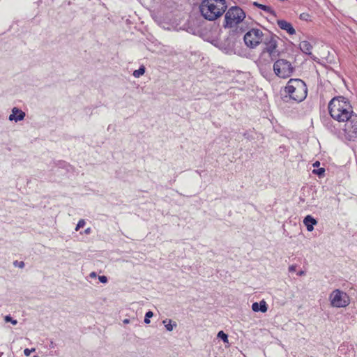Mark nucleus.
I'll return each instance as SVG.
<instances>
[{"instance_id":"nucleus-1","label":"nucleus","mask_w":357,"mask_h":357,"mask_svg":"<svg viewBox=\"0 0 357 357\" xmlns=\"http://www.w3.org/2000/svg\"><path fill=\"white\" fill-rule=\"evenodd\" d=\"M330 116L338 122H346L344 132L349 140L357 137V114H354L349 101L343 96L331 100L328 106Z\"/></svg>"},{"instance_id":"nucleus-2","label":"nucleus","mask_w":357,"mask_h":357,"mask_svg":"<svg viewBox=\"0 0 357 357\" xmlns=\"http://www.w3.org/2000/svg\"><path fill=\"white\" fill-rule=\"evenodd\" d=\"M226 0H202L199 9L201 15L206 20L214 21L226 12Z\"/></svg>"},{"instance_id":"nucleus-3","label":"nucleus","mask_w":357,"mask_h":357,"mask_svg":"<svg viewBox=\"0 0 357 357\" xmlns=\"http://www.w3.org/2000/svg\"><path fill=\"white\" fill-rule=\"evenodd\" d=\"M286 96L284 100L291 99L296 102H301L304 100L307 95V88L306 84L301 79H290L284 87Z\"/></svg>"},{"instance_id":"nucleus-4","label":"nucleus","mask_w":357,"mask_h":357,"mask_svg":"<svg viewBox=\"0 0 357 357\" xmlns=\"http://www.w3.org/2000/svg\"><path fill=\"white\" fill-rule=\"evenodd\" d=\"M245 18V13L239 6H235L229 8L225 13V28H232L238 24Z\"/></svg>"},{"instance_id":"nucleus-5","label":"nucleus","mask_w":357,"mask_h":357,"mask_svg":"<svg viewBox=\"0 0 357 357\" xmlns=\"http://www.w3.org/2000/svg\"><path fill=\"white\" fill-rule=\"evenodd\" d=\"M273 69L274 73L278 77L283 79L289 77L295 70L291 63L284 59L276 60L273 64Z\"/></svg>"},{"instance_id":"nucleus-6","label":"nucleus","mask_w":357,"mask_h":357,"mask_svg":"<svg viewBox=\"0 0 357 357\" xmlns=\"http://www.w3.org/2000/svg\"><path fill=\"white\" fill-rule=\"evenodd\" d=\"M266 36V33L261 29L252 28L245 34L243 40L248 47L254 49L263 42Z\"/></svg>"},{"instance_id":"nucleus-7","label":"nucleus","mask_w":357,"mask_h":357,"mask_svg":"<svg viewBox=\"0 0 357 357\" xmlns=\"http://www.w3.org/2000/svg\"><path fill=\"white\" fill-rule=\"evenodd\" d=\"M278 37L271 32H267L262 43L266 45V47L262 50L260 57L261 58L266 53L268 54L271 60H274L276 57L275 50L278 47Z\"/></svg>"},{"instance_id":"nucleus-8","label":"nucleus","mask_w":357,"mask_h":357,"mask_svg":"<svg viewBox=\"0 0 357 357\" xmlns=\"http://www.w3.org/2000/svg\"><path fill=\"white\" fill-rule=\"evenodd\" d=\"M331 305L335 307H344L350 303L349 295L340 289H335L330 294Z\"/></svg>"},{"instance_id":"nucleus-9","label":"nucleus","mask_w":357,"mask_h":357,"mask_svg":"<svg viewBox=\"0 0 357 357\" xmlns=\"http://www.w3.org/2000/svg\"><path fill=\"white\" fill-rule=\"evenodd\" d=\"M26 114L25 112L20 109L17 107H13L12 109V113L10 114L8 119L9 121H15V122L22 121Z\"/></svg>"},{"instance_id":"nucleus-10","label":"nucleus","mask_w":357,"mask_h":357,"mask_svg":"<svg viewBox=\"0 0 357 357\" xmlns=\"http://www.w3.org/2000/svg\"><path fill=\"white\" fill-rule=\"evenodd\" d=\"M277 24L281 29L286 31L289 34L294 35L296 33V31L290 22L284 20H279Z\"/></svg>"},{"instance_id":"nucleus-11","label":"nucleus","mask_w":357,"mask_h":357,"mask_svg":"<svg viewBox=\"0 0 357 357\" xmlns=\"http://www.w3.org/2000/svg\"><path fill=\"white\" fill-rule=\"evenodd\" d=\"M252 310L256 312H266L268 310L267 303L264 300L261 301L259 303L255 302L252 305Z\"/></svg>"},{"instance_id":"nucleus-12","label":"nucleus","mask_w":357,"mask_h":357,"mask_svg":"<svg viewBox=\"0 0 357 357\" xmlns=\"http://www.w3.org/2000/svg\"><path fill=\"white\" fill-rule=\"evenodd\" d=\"M303 223L305 225L308 231H312L314 229V226L317 224V221L310 215L305 217Z\"/></svg>"},{"instance_id":"nucleus-13","label":"nucleus","mask_w":357,"mask_h":357,"mask_svg":"<svg viewBox=\"0 0 357 357\" xmlns=\"http://www.w3.org/2000/svg\"><path fill=\"white\" fill-rule=\"evenodd\" d=\"M300 50L305 54L311 56L312 58V45L307 40L301 41L299 44Z\"/></svg>"},{"instance_id":"nucleus-14","label":"nucleus","mask_w":357,"mask_h":357,"mask_svg":"<svg viewBox=\"0 0 357 357\" xmlns=\"http://www.w3.org/2000/svg\"><path fill=\"white\" fill-rule=\"evenodd\" d=\"M253 5H254L255 7H257V8H259V9H261V10H264V12H266V13H268V14H270V15H273V16H275V15H276L275 10H273L272 9V8H271V7H270V6H268L264 5V4H261V3H258V2H256V1H255V2H253Z\"/></svg>"},{"instance_id":"nucleus-15","label":"nucleus","mask_w":357,"mask_h":357,"mask_svg":"<svg viewBox=\"0 0 357 357\" xmlns=\"http://www.w3.org/2000/svg\"><path fill=\"white\" fill-rule=\"evenodd\" d=\"M145 70H146L145 67L144 66H141L138 70H134L132 75L135 77L138 78L144 74Z\"/></svg>"},{"instance_id":"nucleus-16","label":"nucleus","mask_w":357,"mask_h":357,"mask_svg":"<svg viewBox=\"0 0 357 357\" xmlns=\"http://www.w3.org/2000/svg\"><path fill=\"white\" fill-rule=\"evenodd\" d=\"M168 322L169 323L167 324H165V328L167 331H172L174 328L176 326V324L170 319L168 320Z\"/></svg>"},{"instance_id":"nucleus-17","label":"nucleus","mask_w":357,"mask_h":357,"mask_svg":"<svg viewBox=\"0 0 357 357\" xmlns=\"http://www.w3.org/2000/svg\"><path fill=\"white\" fill-rule=\"evenodd\" d=\"M218 337L220 338L224 342H228V335L222 331L218 332Z\"/></svg>"},{"instance_id":"nucleus-18","label":"nucleus","mask_w":357,"mask_h":357,"mask_svg":"<svg viewBox=\"0 0 357 357\" xmlns=\"http://www.w3.org/2000/svg\"><path fill=\"white\" fill-rule=\"evenodd\" d=\"M313 174L317 175L319 177H321L324 175L325 169L324 168H319L317 169H314L312 171Z\"/></svg>"},{"instance_id":"nucleus-19","label":"nucleus","mask_w":357,"mask_h":357,"mask_svg":"<svg viewBox=\"0 0 357 357\" xmlns=\"http://www.w3.org/2000/svg\"><path fill=\"white\" fill-rule=\"evenodd\" d=\"M4 320L6 322H10L13 325H16L17 324V321L16 319H13L10 315H6Z\"/></svg>"},{"instance_id":"nucleus-20","label":"nucleus","mask_w":357,"mask_h":357,"mask_svg":"<svg viewBox=\"0 0 357 357\" xmlns=\"http://www.w3.org/2000/svg\"><path fill=\"white\" fill-rule=\"evenodd\" d=\"M153 316V312H151V311H149V312H147L146 313V314H145V317H144V322H145L146 324H149V323H150V320H149V319H150L151 317H152Z\"/></svg>"},{"instance_id":"nucleus-21","label":"nucleus","mask_w":357,"mask_h":357,"mask_svg":"<svg viewBox=\"0 0 357 357\" xmlns=\"http://www.w3.org/2000/svg\"><path fill=\"white\" fill-rule=\"evenodd\" d=\"M13 266L15 267H18V268H23L24 267L25 264H24V262L22 261H19L17 260H15V261H13Z\"/></svg>"},{"instance_id":"nucleus-22","label":"nucleus","mask_w":357,"mask_h":357,"mask_svg":"<svg viewBox=\"0 0 357 357\" xmlns=\"http://www.w3.org/2000/svg\"><path fill=\"white\" fill-rule=\"evenodd\" d=\"M325 126H326V128L331 130V132H335L337 129L335 128V127L334 126L332 125V123L331 122H327L325 123Z\"/></svg>"},{"instance_id":"nucleus-23","label":"nucleus","mask_w":357,"mask_h":357,"mask_svg":"<svg viewBox=\"0 0 357 357\" xmlns=\"http://www.w3.org/2000/svg\"><path fill=\"white\" fill-rule=\"evenodd\" d=\"M85 225V221L83 219H81L79 220L78 223L77 224L75 230L78 231L80 228L83 227Z\"/></svg>"},{"instance_id":"nucleus-24","label":"nucleus","mask_w":357,"mask_h":357,"mask_svg":"<svg viewBox=\"0 0 357 357\" xmlns=\"http://www.w3.org/2000/svg\"><path fill=\"white\" fill-rule=\"evenodd\" d=\"M35 351V349L33 348L31 349H25L24 350V354L26 356H29L31 352L34 351Z\"/></svg>"},{"instance_id":"nucleus-25","label":"nucleus","mask_w":357,"mask_h":357,"mask_svg":"<svg viewBox=\"0 0 357 357\" xmlns=\"http://www.w3.org/2000/svg\"><path fill=\"white\" fill-rule=\"evenodd\" d=\"M98 279L102 283H106L107 282V278L105 275L99 276Z\"/></svg>"},{"instance_id":"nucleus-26","label":"nucleus","mask_w":357,"mask_h":357,"mask_svg":"<svg viewBox=\"0 0 357 357\" xmlns=\"http://www.w3.org/2000/svg\"><path fill=\"white\" fill-rule=\"evenodd\" d=\"M296 265H291L289 267V272H294V271H296Z\"/></svg>"},{"instance_id":"nucleus-27","label":"nucleus","mask_w":357,"mask_h":357,"mask_svg":"<svg viewBox=\"0 0 357 357\" xmlns=\"http://www.w3.org/2000/svg\"><path fill=\"white\" fill-rule=\"evenodd\" d=\"M305 274V272L304 271H299L298 273H297V275L298 276H303Z\"/></svg>"},{"instance_id":"nucleus-28","label":"nucleus","mask_w":357,"mask_h":357,"mask_svg":"<svg viewBox=\"0 0 357 357\" xmlns=\"http://www.w3.org/2000/svg\"><path fill=\"white\" fill-rule=\"evenodd\" d=\"M50 347L54 349L55 347V344L53 341H50Z\"/></svg>"},{"instance_id":"nucleus-29","label":"nucleus","mask_w":357,"mask_h":357,"mask_svg":"<svg viewBox=\"0 0 357 357\" xmlns=\"http://www.w3.org/2000/svg\"><path fill=\"white\" fill-rule=\"evenodd\" d=\"M259 68H260V70L262 71L263 70V66H262V64H261V59H259Z\"/></svg>"},{"instance_id":"nucleus-30","label":"nucleus","mask_w":357,"mask_h":357,"mask_svg":"<svg viewBox=\"0 0 357 357\" xmlns=\"http://www.w3.org/2000/svg\"><path fill=\"white\" fill-rule=\"evenodd\" d=\"M320 165V162L319 161H316L314 164H313V166L314 167H319Z\"/></svg>"},{"instance_id":"nucleus-31","label":"nucleus","mask_w":357,"mask_h":357,"mask_svg":"<svg viewBox=\"0 0 357 357\" xmlns=\"http://www.w3.org/2000/svg\"><path fill=\"white\" fill-rule=\"evenodd\" d=\"M123 324H129L130 323V319H125L123 321Z\"/></svg>"},{"instance_id":"nucleus-32","label":"nucleus","mask_w":357,"mask_h":357,"mask_svg":"<svg viewBox=\"0 0 357 357\" xmlns=\"http://www.w3.org/2000/svg\"><path fill=\"white\" fill-rule=\"evenodd\" d=\"M90 232H91V228H87L84 231L85 234H89Z\"/></svg>"},{"instance_id":"nucleus-33","label":"nucleus","mask_w":357,"mask_h":357,"mask_svg":"<svg viewBox=\"0 0 357 357\" xmlns=\"http://www.w3.org/2000/svg\"><path fill=\"white\" fill-rule=\"evenodd\" d=\"M90 276L91 278H96V273L95 272H92L91 274H90Z\"/></svg>"},{"instance_id":"nucleus-34","label":"nucleus","mask_w":357,"mask_h":357,"mask_svg":"<svg viewBox=\"0 0 357 357\" xmlns=\"http://www.w3.org/2000/svg\"><path fill=\"white\" fill-rule=\"evenodd\" d=\"M305 13L301 14V16H300V18L302 19V20L305 19Z\"/></svg>"},{"instance_id":"nucleus-35","label":"nucleus","mask_w":357,"mask_h":357,"mask_svg":"<svg viewBox=\"0 0 357 357\" xmlns=\"http://www.w3.org/2000/svg\"><path fill=\"white\" fill-rule=\"evenodd\" d=\"M167 321V319H165V320L163 321V323L166 324Z\"/></svg>"},{"instance_id":"nucleus-36","label":"nucleus","mask_w":357,"mask_h":357,"mask_svg":"<svg viewBox=\"0 0 357 357\" xmlns=\"http://www.w3.org/2000/svg\"><path fill=\"white\" fill-rule=\"evenodd\" d=\"M3 355V353L0 352V357H1Z\"/></svg>"},{"instance_id":"nucleus-37","label":"nucleus","mask_w":357,"mask_h":357,"mask_svg":"<svg viewBox=\"0 0 357 357\" xmlns=\"http://www.w3.org/2000/svg\"><path fill=\"white\" fill-rule=\"evenodd\" d=\"M33 357H38V356H34Z\"/></svg>"}]
</instances>
